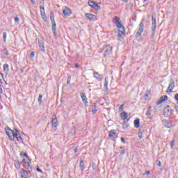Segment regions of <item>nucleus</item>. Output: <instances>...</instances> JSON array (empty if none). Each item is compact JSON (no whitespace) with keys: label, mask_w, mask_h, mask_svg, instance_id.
I'll return each instance as SVG.
<instances>
[{"label":"nucleus","mask_w":178,"mask_h":178,"mask_svg":"<svg viewBox=\"0 0 178 178\" xmlns=\"http://www.w3.org/2000/svg\"><path fill=\"white\" fill-rule=\"evenodd\" d=\"M51 29L54 37H56V22H51Z\"/></svg>","instance_id":"dca6fc26"},{"label":"nucleus","mask_w":178,"mask_h":178,"mask_svg":"<svg viewBox=\"0 0 178 178\" xmlns=\"http://www.w3.org/2000/svg\"><path fill=\"white\" fill-rule=\"evenodd\" d=\"M123 108H124V104H122L120 108H119V111H122V109H123Z\"/></svg>","instance_id":"8fccbe9b"},{"label":"nucleus","mask_w":178,"mask_h":178,"mask_svg":"<svg viewBox=\"0 0 178 178\" xmlns=\"http://www.w3.org/2000/svg\"><path fill=\"white\" fill-rule=\"evenodd\" d=\"M134 127L138 129L140 127V119H136L134 120Z\"/></svg>","instance_id":"b1692460"},{"label":"nucleus","mask_w":178,"mask_h":178,"mask_svg":"<svg viewBox=\"0 0 178 178\" xmlns=\"http://www.w3.org/2000/svg\"><path fill=\"white\" fill-rule=\"evenodd\" d=\"M175 109L177 113H178V106H175Z\"/></svg>","instance_id":"052dcab7"},{"label":"nucleus","mask_w":178,"mask_h":178,"mask_svg":"<svg viewBox=\"0 0 178 178\" xmlns=\"http://www.w3.org/2000/svg\"><path fill=\"white\" fill-rule=\"evenodd\" d=\"M151 113H152L151 110H147V112H146V116L147 118H149V115H151Z\"/></svg>","instance_id":"e433bc0d"},{"label":"nucleus","mask_w":178,"mask_h":178,"mask_svg":"<svg viewBox=\"0 0 178 178\" xmlns=\"http://www.w3.org/2000/svg\"><path fill=\"white\" fill-rule=\"evenodd\" d=\"M88 5H89V6H90V8H92L93 9H95L96 10H99V9H101V7H99L97 4V3H95L94 1L89 0Z\"/></svg>","instance_id":"0eeeda50"},{"label":"nucleus","mask_w":178,"mask_h":178,"mask_svg":"<svg viewBox=\"0 0 178 178\" xmlns=\"http://www.w3.org/2000/svg\"><path fill=\"white\" fill-rule=\"evenodd\" d=\"M93 74H94L95 79H97V80H99V81L102 80V78H101V74H99V73L94 72Z\"/></svg>","instance_id":"5701e85b"},{"label":"nucleus","mask_w":178,"mask_h":178,"mask_svg":"<svg viewBox=\"0 0 178 178\" xmlns=\"http://www.w3.org/2000/svg\"><path fill=\"white\" fill-rule=\"evenodd\" d=\"M162 102H163L162 97H160V99L158 102H156V105H161V104H162Z\"/></svg>","instance_id":"c9c22d12"},{"label":"nucleus","mask_w":178,"mask_h":178,"mask_svg":"<svg viewBox=\"0 0 178 178\" xmlns=\"http://www.w3.org/2000/svg\"><path fill=\"white\" fill-rule=\"evenodd\" d=\"M70 80H72V76H69L67 79V84H70Z\"/></svg>","instance_id":"a19ab883"},{"label":"nucleus","mask_w":178,"mask_h":178,"mask_svg":"<svg viewBox=\"0 0 178 178\" xmlns=\"http://www.w3.org/2000/svg\"><path fill=\"white\" fill-rule=\"evenodd\" d=\"M121 141L122 143H123V144L126 143V140L124 139V138H121Z\"/></svg>","instance_id":"3c124183"},{"label":"nucleus","mask_w":178,"mask_h":178,"mask_svg":"<svg viewBox=\"0 0 178 178\" xmlns=\"http://www.w3.org/2000/svg\"><path fill=\"white\" fill-rule=\"evenodd\" d=\"M38 42L41 52H45V46H44V39H42V38H38Z\"/></svg>","instance_id":"423d86ee"},{"label":"nucleus","mask_w":178,"mask_h":178,"mask_svg":"<svg viewBox=\"0 0 178 178\" xmlns=\"http://www.w3.org/2000/svg\"><path fill=\"white\" fill-rule=\"evenodd\" d=\"M37 172H40L41 173H42V170H41V169H40V168H38L36 169Z\"/></svg>","instance_id":"5fc2aeb1"},{"label":"nucleus","mask_w":178,"mask_h":178,"mask_svg":"<svg viewBox=\"0 0 178 178\" xmlns=\"http://www.w3.org/2000/svg\"><path fill=\"white\" fill-rule=\"evenodd\" d=\"M144 32V29L138 28L136 34L135 35L136 38H140V35H143V33Z\"/></svg>","instance_id":"2eb2a0df"},{"label":"nucleus","mask_w":178,"mask_h":178,"mask_svg":"<svg viewBox=\"0 0 178 178\" xmlns=\"http://www.w3.org/2000/svg\"><path fill=\"white\" fill-rule=\"evenodd\" d=\"M139 29H144V20L142 19L140 24H139Z\"/></svg>","instance_id":"473e14b6"},{"label":"nucleus","mask_w":178,"mask_h":178,"mask_svg":"<svg viewBox=\"0 0 178 178\" xmlns=\"http://www.w3.org/2000/svg\"><path fill=\"white\" fill-rule=\"evenodd\" d=\"M16 130L17 129H14L13 130L10 129L9 127H6V134L8 136L9 140L13 141L16 134Z\"/></svg>","instance_id":"f03ea898"},{"label":"nucleus","mask_w":178,"mask_h":178,"mask_svg":"<svg viewBox=\"0 0 178 178\" xmlns=\"http://www.w3.org/2000/svg\"><path fill=\"white\" fill-rule=\"evenodd\" d=\"M120 118L124 122H129V120H130V118H129V114L125 111L122 112L120 114Z\"/></svg>","instance_id":"1a4fd4ad"},{"label":"nucleus","mask_w":178,"mask_h":178,"mask_svg":"<svg viewBox=\"0 0 178 178\" xmlns=\"http://www.w3.org/2000/svg\"><path fill=\"white\" fill-rule=\"evenodd\" d=\"M75 67H76V69H79V67H80V65H79V64H76Z\"/></svg>","instance_id":"e2e57ef3"},{"label":"nucleus","mask_w":178,"mask_h":178,"mask_svg":"<svg viewBox=\"0 0 178 178\" xmlns=\"http://www.w3.org/2000/svg\"><path fill=\"white\" fill-rule=\"evenodd\" d=\"M40 15H41V16L44 15H45V10H43V11H42V10H40Z\"/></svg>","instance_id":"de8ad7c7"},{"label":"nucleus","mask_w":178,"mask_h":178,"mask_svg":"<svg viewBox=\"0 0 178 178\" xmlns=\"http://www.w3.org/2000/svg\"><path fill=\"white\" fill-rule=\"evenodd\" d=\"M74 152L76 154L77 152V147H74Z\"/></svg>","instance_id":"680f3d73"},{"label":"nucleus","mask_w":178,"mask_h":178,"mask_svg":"<svg viewBox=\"0 0 178 178\" xmlns=\"http://www.w3.org/2000/svg\"><path fill=\"white\" fill-rule=\"evenodd\" d=\"M127 122H124V123L122 124V129H129L130 125L129 124V123H127Z\"/></svg>","instance_id":"c756f323"},{"label":"nucleus","mask_w":178,"mask_h":178,"mask_svg":"<svg viewBox=\"0 0 178 178\" xmlns=\"http://www.w3.org/2000/svg\"><path fill=\"white\" fill-rule=\"evenodd\" d=\"M2 79L3 80V74L0 72V80Z\"/></svg>","instance_id":"864d4df0"},{"label":"nucleus","mask_w":178,"mask_h":178,"mask_svg":"<svg viewBox=\"0 0 178 178\" xmlns=\"http://www.w3.org/2000/svg\"><path fill=\"white\" fill-rule=\"evenodd\" d=\"M158 166H159V168L162 167V163H161V161H159Z\"/></svg>","instance_id":"6e6d98bb"},{"label":"nucleus","mask_w":178,"mask_h":178,"mask_svg":"<svg viewBox=\"0 0 178 178\" xmlns=\"http://www.w3.org/2000/svg\"><path fill=\"white\" fill-rule=\"evenodd\" d=\"M175 101H177V104H178V94H177V95L175 96Z\"/></svg>","instance_id":"a18cd8bd"},{"label":"nucleus","mask_w":178,"mask_h":178,"mask_svg":"<svg viewBox=\"0 0 178 178\" xmlns=\"http://www.w3.org/2000/svg\"><path fill=\"white\" fill-rule=\"evenodd\" d=\"M14 20H15V23H19V22H20V19H19V17H15L14 19Z\"/></svg>","instance_id":"37998d69"},{"label":"nucleus","mask_w":178,"mask_h":178,"mask_svg":"<svg viewBox=\"0 0 178 178\" xmlns=\"http://www.w3.org/2000/svg\"><path fill=\"white\" fill-rule=\"evenodd\" d=\"M6 36H7L6 32H3V40L4 42H6Z\"/></svg>","instance_id":"72a5a7b5"},{"label":"nucleus","mask_w":178,"mask_h":178,"mask_svg":"<svg viewBox=\"0 0 178 178\" xmlns=\"http://www.w3.org/2000/svg\"><path fill=\"white\" fill-rule=\"evenodd\" d=\"M149 173H150L149 171H147V172H146V175H147V176H148V175H149Z\"/></svg>","instance_id":"69168bd1"},{"label":"nucleus","mask_w":178,"mask_h":178,"mask_svg":"<svg viewBox=\"0 0 178 178\" xmlns=\"http://www.w3.org/2000/svg\"><path fill=\"white\" fill-rule=\"evenodd\" d=\"M175 81L173 79H171L169 86L167 89V92H173V88H175Z\"/></svg>","instance_id":"6e6552de"},{"label":"nucleus","mask_w":178,"mask_h":178,"mask_svg":"<svg viewBox=\"0 0 178 178\" xmlns=\"http://www.w3.org/2000/svg\"><path fill=\"white\" fill-rule=\"evenodd\" d=\"M152 107L151 106H149V107H147V111H151V108H152Z\"/></svg>","instance_id":"0e129e2a"},{"label":"nucleus","mask_w":178,"mask_h":178,"mask_svg":"<svg viewBox=\"0 0 178 178\" xmlns=\"http://www.w3.org/2000/svg\"><path fill=\"white\" fill-rule=\"evenodd\" d=\"M112 49L113 47L111 46V44H107L106 47L104 48V56L106 58V56H109L111 54H112Z\"/></svg>","instance_id":"7ed1b4c3"},{"label":"nucleus","mask_w":178,"mask_h":178,"mask_svg":"<svg viewBox=\"0 0 178 178\" xmlns=\"http://www.w3.org/2000/svg\"><path fill=\"white\" fill-rule=\"evenodd\" d=\"M3 83H5L6 85L8 84V83L6 82V81H5V79H3Z\"/></svg>","instance_id":"338daca9"},{"label":"nucleus","mask_w":178,"mask_h":178,"mask_svg":"<svg viewBox=\"0 0 178 178\" xmlns=\"http://www.w3.org/2000/svg\"><path fill=\"white\" fill-rule=\"evenodd\" d=\"M40 10L43 11L45 10V8L42 6H40Z\"/></svg>","instance_id":"4d7b16f0"},{"label":"nucleus","mask_w":178,"mask_h":178,"mask_svg":"<svg viewBox=\"0 0 178 178\" xmlns=\"http://www.w3.org/2000/svg\"><path fill=\"white\" fill-rule=\"evenodd\" d=\"M81 98L85 105L86 107L88 106V101H87V96L86 95V93H83L81 95Z\"/></svg>","instance_id":"4468645a"},{"label":"nucleus","mask_w":178,"mask_h":178,"mask_svg":"<svg viewBox=\"0 0 178 178\" xmlns=\"http://www.w3.org/2000/svg\"><path fill=\"white\" fill-rule=\"evenodd\" d=\"M108 84H109V77L106 76L104 79V88L108 90Z\"/></svg>","instance_id":"aec40b11"},{"label":"nucleus","mask_w":178,"mask_h":178,"mask_svg":"<svg viewBox=\"0 0 178 178\" xmlns=\"http://www.w3.org/2000/svg\"><path fill=\"white\" fill-rule=\"evenodd\" d=\"M30 58H34V52H31V54H30Z\"/></svg>","instance_id":"603ef678"},{"label":"nucleus","mask_w":178,"mask_h":178,"mask_svg":"<svg viewBox=\"0 0 178 178\" xmlns=\"http://www.w3.org/2000/svg\"><path fill=\"white\" fill-rule=\"evenodd\" d=\"M41 17L43 19L44 22H47L48 21L47 19V15H41Z\"/></svg>","instance_id":"58836bf2"},{"label":"nucleus","mask_w":178,"mask_h":178,"mask_svg":"<svg viewBox=\"0 0 178 178\" xmlns=\"http://www.w3.org/2000/svg\"><path fill=\"white\" fill-rule=\"evenodd\" d=\"M31 2L32 3V5H35V0H31Z\"/></svg>","instance_id":"bf43d9fd"},{"label":"nucleus","mask_w":178,"mask_h":178,"mask_svg":"<svg viewBox=\"0 0 178 178\" xmlns=\"http://www.w3.org/2000/svg\"><path fill=\"white\" fill-rule=\"evenodd\" d=\"M120 155L124 154H125L124 149H123L122 150L120 151Z\"/></svg>","instance_id":"49530a36"},{"label":"nucleus","mask_w":178,"mask_h":178,"mask_svg":"<svg viewBox=\"0 0 178 178\" xmlns=\"http://www.w3.org/2000/svg\"><path fill=\"white\" fill-rule=\"evenodd\" d=\"M4 54L5 55H9V51H8V50L6 49H4Z\"/></svg>","instance_id":"09e8293b"},{"label":"nucleus","mask_w":178,"mask_h":178,"mask_svg":"<svg viewBox=\"0 0 178 178\" xmlns=\"http://www.w3.org/2000/svg\"><path fill=\"white\" fill-rule=\"evenodd\" d=\"M38 101L40 105H41V104H42V95H39Z\"/></svg>","instance_id":"2f4dec72"},{"label":"nucleus","mask_w":178,"mask_h":178,"mask_svg":"<svg viewBox=\"0 0 178 178\" xmlns=\"http://www.w3.org/2000/svg\"><path fill=\"white\" fill-rule=\"evenodd\" d=\"M114 24L118 29V37L119 38H124V35H126V29L122 24V22L120 21V17L115 16L113 19Z\"/></svg>","instance_id":"f257e3e1"},{"label":"nucleus","mask_w":178,"mask_h":178,"mask_svg":"<svg viewBox=\"0 0 178 178\" xmlns=\"http://www.w3.org/2000/svg\"><path fill=\"white\" fill-rule=\"evenodd\" d=\"M50 20L51 23L55 22V14H54L52 12L50 13Z\"/></svg>","instance_id":"c85d7f7f"},{"label":"nucleus","mask_w":178,"mask_h":178,"mask_svg":"<svg viewBox=\"0 0 178 178\" xmlns=\"http://www.w3.org/2000/svg\"><path fill=\"white\" fill-rule=\"evenodd\" d=\"M3 91L2 90V86L0 85V94H2Z\"/></svg>","instance_id":"13d9d810"},{"label":"nucleus","mask_w":178,"mask_h":178,"mask_svg":"<svg viewBox=\"0 0 178 178\" xmlns=\"http://www.w3.org/2000/svg\"><path fill=\"white\" fill-rule=\"evenodd\" d=\"M152 35L155 34V31L156 30V19L154 17V15L152 16Z\"/></svg>","instance_id":"39448f33"},{"label":"nucleus","mask_w":178,"mask_h":178,"mask_svg":"<svg viewBox=\"0 0 178 178\" xmlns=\"http://www.w3.org/2000/svg\"><path fill=\"white\" fill-rule=\"evenodd\" d=\"M91 108H92V112L93 114L97 113V104L96 103H93L91 105Z\"/></svg>","instance_id":"4be33fe9"},{"label":"nucleus","mask_w":178,"mask_h":178,"mask_svg":"<svg viewBox=\"0 0 178 178\" xmlns=\"http://www.w3.org/2000/svg\"><path fill=\"white\" fill-rule=\"evenodd\" d=\"M63 13L64 16H70L72 15V10L67 7H65L64 10H63Z\"/></svg>","instance_id":"f8f14e48"},{"label":"nucleus","mask_w":178,"mask_h":178,"mask_svg":"<svg viewBox=\"0 0 178 178\" xmlns=\"http://www.w3.org/2000/svg\"><path fill=\"white\" fill-rule=\"evenodd\" d=\"M162 102H163L162 97H160V99L158 102H156V105H161V104H162Z\"/></svg>","instance_id":"f704fd0d"},{"label":"nucleus","mask_w":178,"mask_h":178,"mask_svg":"<svg viewBox=\"0 0 178 178\" xmlns=\"http://www.w3.org/2000/svg\"><path fill=\"white\" fill-rule=\"evenodd\" d=\"M20 156L22 158H26L27 156V154L26 153H20Z\"/></svg>","instance_id":"79ce46f5"},{"label":"nucleus","mask_w":178,"mask_h":178,"mask_svg":"<svg viewBox=\"0 0 178 178\" xmlns=\"http://www.w3.org/2000/svg\"><path fill=\"white\" fill-rule=\"evenodd\" d=\"M169 113H170V106H167L165 108H164V115L165 116H168L169 115Z\"/></svg>","instance_id":"6ab92c4d"},{"label":"nucleus","mask_w":178,"mask_h":178,"mask_svg":"<svg viewBox=\"0 0 178 178\" xmlns=\"http://www.w3.org/2000/svg\"><path fill=\"white\" fill-rule=\"evenodd\" d=\"M24 168H25L26 170H28L29 173L33 172V167L30 165V163H25Z\"/></svg>","instance_id":"f3484780"},{"label":"nucleus","mask_w":178,"mask_h":178,"mask_svg":"<svg viewBox=\"0 0 178 178\" xmlns=\"http://www.w3.org/2000/svg\"><path fill=\"white\" fill-rule=\"evenodd\" d=\"M175 145V140H172L171 143H170V147L171 148H173V146Z\"/></svg>","instance_id":"c03bdc74"},{"label":"nucleus","mask_w":178,"mask_h":178,"mask_svg":"<svg viewBox=\"0 0 178 178\" xmlns=\"http://www.w3.org/2000/svg\"><path fill=\"white\" fill-rule=\"evenodd\" d=\"M3 70L5 72H9V65L4 64L3 65Z\"/></svg>","instance_id":"7c9ffc66"},{"label":"nucleus","mask_w":178,"mask_h":178,"mask_svg":"<svg viewBox=\"0 0 178 178\" xmlns=\"http://www.w3.org/2000/svg\"><path fill=\"white\" fill-rule=\"evenodd\" d=\"M86 18L88 19V20H90L91 22H95V20H97V17L92 14H86L85 15Z\"/></svg>","instance_id":"9d476101"},{"label":"nucleus","mask_w":178,"mask_h":178,"mask_svg":"<svg viewBox=\"0 0 178 178\" xmlns=\"http://www.w3.org/2000/svg\"><path fill=\"white\" fill-rule=\"evenodd\" d=\"M21 175H22V177H26L29 176V171L22 168V172H21Z\"/></svg>","instance_id":"412c9836"},{"label":"nucleus","mask_w":178,"mask_h":178,"mask_svg":"<svg viewBox=\"0 0 178 178\" xmlns=\"http://www.w3.org/2000/svg\"><path fill=\"white\" fill-rule=\"evenodd\" d=\"M51 124L53 129H56L58 127V124H59V121H58V118H56V115H53L51 117Z\"/></svg>","instance_id":"20e7f679"},{"label":"nucleus","mask_w":178,"mask_h":178,"mask_svg":"<svg viewBox=\"0 0 178 178\" xmlns=\"http://www.w3.org/2000/svg\"><path fill=\"white\" fill-rule=\"evenodd\" d=\"M14 165L16 169H20V162L19 161H15Z\"/></svg>","instance_id":"bb28decb"},{"label":"nucleus","mask_w":178,"mask_h":178,"mask_svg":"<svg viewBox=\"0 0 178 178\" xmlns=\"http://www.w3.org/2000/svg\"><path fill=\"white\" fill-rule=\"evenodd\" d=\"M149 94V92H148V91H147V92H145V100L148 99L147 98H148Z\"/></svg>","instance_id":"ea45409f"},{"label":"nucleus","mask_w":178,"mask_h":178,"mask_svg":"<svg viewBox=\"0 0 178 178\" xmlns=\"http://www.w3.org/2000/svg\"><path fill=\"white\" fill-rule=\"evenodd\" d=\"M15 137L17 138V141L19 143H23V138H22V136H20V132H19V130L15 129Z\"/></svg>","instance_id":"ddd939ff"},{"label":"nucleus","mask_w":178,"mask_h":178,"mask_svg":"<svg viewBox=\"0 0 178 178\" xmlns=\"http://www.w3.org/2000/svg\"><path fill=\"white\" fill-rule=\"evenodd\" d=\"M162 123L167 129H171L172 126V122L168 120H163Z\"/></svg>","instance_id":"9b49d317"},{"label":"nucleus","mask_w":178,"mask_h":178,"mask_svg":"<svg viewBox=\"0 0 178 178\" xmlns=\"http://www.w3.org/2000/svg\"><path fill=\"white\" fill-rule=\"evenodd\" d=\"M161 99H163V101L165 102V101H168V96L164 95L161 97Z\"/></svg>","instance_id":"4c0bfd02"},{"label":"nucleus","mask_w":178,"mask_h":178,"mask_svg":"<svg viewBox=\"0 0 178 178\" xmlns=\"http://www.w3.org/2000/svg\"><path fill=\"white\" fill-rule=\"evenodd\" d=\"M143 133H144V129H143V128L139 129V131H138V137H139V138H143Z\"/></svg>","instance_id":"a878e982"},{"label":"nucleus","mask_w":178,"mask_h":178,"mask_svg":"<svg viewBox=\"0 0 178 178\" xmlns=\"http://www.w3.org/2000/svg\"><path fill=\"white\" fill-rule=\"evenodd\" d=\"M79 168L81 170H84L86 169V166L84 165V161H81L79 164Z\"/></svg>","instance_id":"393cba45"},{"label":"nucleus","mask_w":178,"mask_h":178,"mask_svg":"<svg viewBox=\"0 0 178 178\" xmlns=\"http://www.w3.org/2000/svg\"><path fill=\"white\" fill-rule=\"evenodd\" d=\"M22 178H30V176H27V177H22Z\"/></svg>","instance_id":"774afa93"},{"label":"nucleus","mask_w":178,"mask_h":178,"mask_svg":"<svg viewBox=\"0 0 178 178\" xmlns=\"http://www.w3.org/2000/svg\"><path fill=\"white\" fill-rule=\"evenodd\" d=\"M108 136L111 137H118V133L115 130H111L108 134Z\"/></svg>","instance_id":"a211bd4d"},{"label":"nucleus","mask_w":178,"mask_h":178,"mask_svg":"<svg viewBox=\"0 0 178 178\" xmlns=\"http://www.w3.org/2000/svg\"><path fill=\"white\" fill-rule=\"evenodd\" d=\"M22 161L24 163H30V159L29 158V156H26V157H24Z\"/></svg>","instance_id":"cd10ccee"}]
</instances>
